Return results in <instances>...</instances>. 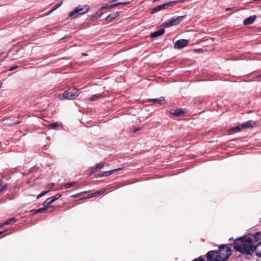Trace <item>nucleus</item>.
Segmentation results:
<instances>
[{
    "mask_svg": "<svg viewBox=\"0 0 261 261\" xmlns=\"http://www.w3.org/2000/svg\"><path fill=\"white\" fill-rule=\"evenodd\" d=\"M261 240V232L238 238L234 243V248L244 254H251L253 252L254 244Z\"/></svg>",
    "mask_w": 261,
    "mask_h": 261,
    "instance_id": "nucleus-1",
    "label": "nucleus"
},
{
    "mask_svg": "<svg viewBox=\"0 0 261 261\" xmlns=\"http://www.w3.org/2000/svg\"><path fill=\"white\" fill-rule=\"evenodd\" d=\"M218 253V259L219 261H226L231 255L230 249L226 245H221L219 247Z\"/></svg>",
    "mask_w": 261,
    "mask_h": 261,
    "instance_id": "nucleus-2",
    "label": "nucleus"
},
{
    "mask_svg": "<svg viewBox=\"0 0 261 261\" xmlns=\"http://www.w3.org/2000/svg\"><path fill=\"white\" fill-rule=\"evenodd\" d=\"M80 93L79 90L73 88L69 89L65 91L63 93L60 94L59 97L60 99H73L77 97Z\"/></svg>",
    "mask_w": 261,
    "mask_h": 261,
    "instance_id": "nucleus-3",
    "label": "nucleus"
},
{
    "mask_svg": "<svg viewBox=\"0 0 261 261\" xmlns=\"http://www.w3.org/2000/svg\"><path fill=\"white\" fill-rule=\"evenodd\" d=\"M89 10V7L88 5H85L83 6L79 5L75 7V8L69 13L68 18H75L79 15H82L86 13Z\"/></svg>",
    "mask_w": 261,
    "mask_h": 261,
    "instance_id": "nucleus-4",
    "label": "nucleus"
},
{
    "mask_svg": "<svg viewBox=\"0 0 261 261\" xmlns=\"http://www.w3.org/2000/svg\"><path fill=\"white\" fill-rule=\"evenodd\" d=\"M184 17L185 16H180L175 17H173L168 21L163 23V26L164 28H168L173 25H176L183 20Z\"/></svg>",
    "mask_w": 261,
    "mask_h": 261,
    "instance_id": "nucleus-5",
    "label": "nucleus"
},
{
    "mask_svg": "<svg viewBox=\"0 0 261 261\" xmlns=\"http://www.w3.org/2000/svg\"><path fill=\"white\" fill-rule=\"evenodd\" d=\"M173 3H172V2L170 1V2H167L166 3L163 4L162 5H159V6H157L156 7L154 8L151 10V13H156V12H157L158 11H161L162 10L167 9L168 7H172L173 6V5H172Z\"/></svg>",
    "mask_w": 261,
    "mask_h": 261,
    "instance_id": "nucleus-6",
    "label": "nucleus"
},
{
    "mask_svg": "<svg viewBox=\"0 0 261 261\" xmlns=\"http://www.w3.org/2000/svg\"><path fill=\"white\" fill-rule=\"evenodd\" d=\"M188 44V40L186 39H180L177 40L174 44V47L175 49H181L185 47H186Z\"/></svg>",
    "mask_w": 261,
    "mask_h": 261,
    "instance_id": "nucleus-7",
    "label": "nucleus"
},
{
    "mask_svg": "<svg viewBox=\"0 0 261 261\" xmlns=\"http://www.w3.org/2000/svg\"><path fill=\"white\" fill-rule=\"evenodd\" d=\"M217 258L218 253L216 251H210L206 254V258L210 261H219Z\"/></svg>",
    "mask_w": 261,
    "mask_h": 261,
    "instance_id": "nucleus-8",
    "label": "nucleus"
},
{
    "mask_svg": "<svg viewBox=\"0 0 261 261\" xmlns=\"http://www.w3.org/2000/svg\"><path fill=\"white\" fill-rule=\"evenodd\" d=\"M170 113L171 114L176 116V117H180L184 116L185 113H186V111L183 110L182 109L180 108H176V109H172L170 110Z\"/></svg>",
    "mask_w": 261,
    "mask_h": 261,
    "instance_id": "nucleus-9",
    "label": "nucleus"
},
{
    "mask_svg": "<svg viewBox=\"0 0 261 261\" xmlns=\"http://www.w3.org/2000/svg\"><path fill=\"white\" fill-rule=\"evenodd\" d=\"M256 126V123L254 121L249 120L241 124L242 129H246L249 128H252Z\"/></svg>",
    "mask_w": 261,
    "mask_h": 261,
    "instance_id": "nucleus-10",
    "label": "nucleus"
},
{
    "mask_svg": "<svg viewBox=\"0 0 261 261\" xmlns=\"http://www.w3.org/2000/svg\"><path fill=\"white\" fill-rule=\"evenodd\" d=\"M254 252H255L257 256L261 257V242L254 244Z\"/></svg>",
    "mask_w": 261,
    "mask_h": 261,
    "instance_id": "nucleus-11",
    "label": "nucleus"
},
{
    "mask_svg": "<svg viewBox=\"0 0 261 261\" xmlns=\"http://www.w3.org/2000/svg\"><path fill=\"white\" fill-rule=\"evenodd\" d=\"M120 14V12L117 11L116 12H113L111 14H110L106 18V20L110 22L112 20L119 16Z\"/></svg>",
    "mask_w": 261,
    "mask_h": 261,
    "instance_id": "nucleus-12",
    "label": "nucleus"
},
{
    "mask_svg": "<svg viewBox=\"0 0 261 261\" xmlns=\"http://www.w3.org/2000/svg\"><path fill=\"white\" fill-rule=\"evenodd\" d=\"M256 15L250 16L247 18L245 19L243 21V24L245 25H247L252 24L256 19Z\"/></svg>",
    "mask_w": 261,
    "mask_h": 261,
    "instance_id": "nucleus-13",
    "label": "nucleus"
},
{
    "mask_svg": "<svg viewBox=\"0 0 261 261\" xmlns=\"http://www.w3.org/2000/svg\"><path fill=\"white\" fill-rule=\"evenodd\" d=\"M165 30L164 28H161L159 30L155 31L150 35V38H156L164 34Z\"/></svg>",
    "mask_w": 261,
    "mask_h": 261,
    "instance_id": "nucleus-14",
    "label": "nucleus"
},
{
    "mask_svg": "<svg viewBox=\"0 0 261 261\" xmlns=\"http://www.w3.org/2000/svg\"><path fill=\"white\" fill-rule=\"evenodd\" d=\"M149 101H153L154 103H158L159 105L162 106L166 103L165 100L163 97L159 98L149 99Z\"/></svg>",
    "mask_w": 261,
    "mask_h": 261,
    "instance_id": "nucleus-15",
    "label": "nucleus"
},
{
    "mask_svg": "<svg viewBox=\"0 0 261 261\" xmlns=\"http://www.w3.org/2000/svg\"><path fill=\"white\" fill-rule=\"evenodd\" d=\"M121 169H122L121 168H118L117 169H112L110 171H105L103 172V173L102 174L99 175V177L107 176L111 175V174H113L114 173H115L119 170H120Z\"/></svg>",
    "mask_w": 261,
    "mask_h": 261,
    "instance_id": "nucleus-16",
    "label": "nucleus"
},
{
    "mask_svg": "<svg viewBox=\"0 0 261 261\" xmlns=\"http://www.w3.org/2000/svg\"><path fill=\"white\" fill-rule=\"evenodd\" d=\"M242 127H241V124H238L237 126L234 127H232L229 129L228 132L230 134H233L235 133H238L242 130Z\"/></svg>",
    "mask_w": 261,
    "mask_h": 261,
    "instance_id": "nucleus-17",
    "label": "nucleus"
},
{
    "mask_svg": "<svg viewBox=\"0 0 261 261\" xmlns=\"http://www.w3.org/2000/svg\"><path fill=\"white\" fill-rule=\"evenodd\" d=\"M104 165H105V163L103 162H101L99 163L96 164L95 167L91 168L92 172L94 173V172L97 171V170H99L103 168Z\"/></svg>",
    "mask_w": 261,
    "mask_h": 261,
    "instance_id": "nucleus-18",
    "label": "nucleus"
},
{
    "mask_svg": "<svg viewBox=\"0 0 261 261\" xmlns=\"http://www.w3.org/2000/svg\"><path fill=\"white\" fill-rule=\"evenodd\" d=\"M49 207L48 206H45L43 207L40 208L37 210H32L30 211L32 213V216H34L39 213L44 212Z\"/></svg>",
    "mask_w": 261,
    "mask_h": 261,
    "instance_id": "nucleus-19",
    "label": "nucleus"
},
{
    "mask_svg": "<svg viewBox=\"0 0 261 261\" xmlns=\"http://www.w3.org/2000/svg\"><path fill=\"white\" fill-rule=\"evenodd\" d=\"M129 3V2H119L118 3H115L113 4H111L109 5L105 6L103 7L102 9H108V8H112L113 7H116L118 5H127Z\"/></svg>",
    "mask_w": 261,
    "mask_h": 261,
    "instance_id": "nucleus-20",
    "label": "nucleus"
},
{
    "mask_svg": "<svg viewBox=\"0 0 261 261\" xmlns=\"http://www.w3.org/2000/svg\"><path fill=\"white\" fill-rule=\"evenodd\" d=\"M55 201L53 200V198L51 197L50 198H47L43 203V205L45 206H48L49 208L50 207L49 206L50 204L53 203Z\"/></svg>",
    "mask_w": 261,
    "mask_h": 261,
    "instance_id": "nucleus-21",
    "label": "nucleus"
},
{
    "mask_svg": "<svg viewBox=\"0 0 261 261\" xmlns=\"http://www.w3.org/2000/svg\"><path fill=\"white\" fill-rule=\"evenodd\" d=\"M102 95L101 94H94L89 98V100L91 101H95V100L102 97Z\"/></svg>",
    "mask_w": 261,
    "mask_h": 261,
    "instance_id": "nucleus-22",
    "label": "nucleus"
},
{
    "mask_svg": "<svg viewBox=\"0 0 261 261\" xmlns=\"http://www.w3.org/2000/svg\"><path fill=\"white\" fill-rule=\"evenodd\" d=\"M17 220L15 218H11L7 220L4 223L2 224L1 226L3 225H8L12 223L13 222H16Z\"/></svg>",
    "mask_w": 261,
    "mask_h": 261,
    "instance_id": "nucleus-23",
    "label": "nucleus"
},
{
    "mask_svg": "<svg viewBox=\"0 0 261 261\" xmlns=\"http://www.w3.org/2000/svg\"><path fill=\"white\" fill-rule=\"evenodd\" d=\"M62 2L61 1L57 4H56L54 7L51 9V12H53L55 10H56L57 9H58L62 4Z\"/></svg>",
    "mask_w": 261,
    "mask_h": 261,
    "instance_id": "nucleus-24",
    "label": "nucleus"
},
{
    "mask_svg": "<svg viewBox=\"0 0 261 261\" xmlns=\"http://www.w3.org/2000/svg\"><path fill=\"white\" fill-rule=\"evenodd\" d=\"M75 182L66 183L65 185V189L70 188L73 187L75 185Z\"/></svg>",
    "mask_w": 261,
    "mask_h": 261,
    "instance_id": "nucleus-25",
    "label": "nucleus"
},
{
    "mask_svg": "<svg viewBox=\"0 0 261 261\" xmlns=\"http://www.w3.org/2000/svg\"><path fill=\"white\" fill-rule=\"evenodd\" d=\"M186 0H176V1H172L171 2H172V3H173L172 4L173 6L175 5L176 4H177L182 3H184V2H186Z\"/></svg>",
    "mask_w": 261,
    "mask_h": 261,
    "instance_id": "nucleus-26",
    "label": "nucleus"
},
{
    "mask_svg": "<svg viewBox=\"0 0 261 261\" xmlns=\"http://www.w3.org/2000/svg\"><path fill=\"white\" fill-rule=\"evenodd\" d=\"M6 185L3 181H0V192H2L5 188Z\"/></svg>",
    "mask_w": 261,
    "mask_h": 261,
    "instance_id": "nucleus-27",
    "label": "nucleus"
},
{
    "mask_svg": "<svg viewBox=\"0 0 261 261\" xmlns=\"http://www.w3.org/2000/svg\"><path fill=\"white\" fill-rule=\"evenodd\" d=\"M49 191L42 192L40 194L37 196V199L41 198L42 196L45 195Z\"/></svg>",
    "mask_w": 261,
    "mask_h": 261,
    "instance_id": "nucleus-28",
    "label": "nucleus"
},
{
    "mask_svg": "<svg viewBox=\"0 0 261 261\" xmlns=\"http://www.w3.org/2000/svg\"><path fill=\"white\" fill-rule=\"evenodd\" d=\"M61 196V194H58L51 197L53 198V200L55 201L56 200L58 199Z\"/></svg>",
    "mask_w": 261,
    "mask_h": 261,
    "instance_id": "nucleus-29",
    "label": "nucleus"
},
{
    "mask_svg": "<svg viewBox=\"0 0 261 261\" xmlns=\"http://www.w3.org/2000/svg\"><path fill=\"white\" fill-rule=\"evenodd\" d=\"M21 122V120H20V118H17L16 120H14L11 124H18Z\"/></svg>",
    "mask_w": 261,
    "mask_h": 261,
    "instance_id": "nucleus-30",
    "label": "nucleus"
},
{
    "mask_svg": "<svg viewBox=\"0 0 261 261\" xmlns=\"http://www.w3.org/2000/svg\"><path fill=\"white\" fill-rule=\"evenodd\" d=\"M58 124L57 123H53L51 124H50V126H51V127L52 128H56L57 126H58Z\"/></svg>",
    "mask_w": 261,
    "mask_h": 261,
    "instance_id": "nucleus-31",
    "label": "nucleus"
},
{
    "mask_svg": "<svg viewBox=\"0 0 261 261\" xmlns=\"http://www.w3.org/2000/svg\"><path fill=\"white\" fill-rule=\"evenodd\" d=\"M105 191V190L103 189V190H100L98 191H96V192H95V193H96V195H98L99 194H102L103 193H104Z\"/></svg>",
    "mask_w": 261,
    "mask_h": 261,
    "instance_id": "nucleus-32",
    "label": "nucleus"
},
{
    "mask_svg": "<svg viewBox=\"0 0 261 261\" xmlns=\"http://www.w3.org/2000/svg\"><path fill=\"white\" fill-rule=\"evenodd\" d=\"M18 67V66L17 65H15V66H13L12 67H11V68H10V69H9V71H13L16 69H17V68Z\"/></svg>",
    "mask_w": 261,
    "mask_h": 261,
    "instance_id": "nucleus-33",
    "label": "nucleus"
},
{
    "mask_svg": "<svg viewBox=\"0 0 261 261\" xmlns=\"http://www.w3.org/2000/svg\"><path fill=\"white\" fill-rule=\"evenodd\" d=\"M97 196L96 195V193H95V192L89 195L88 196L87 198H92V197H93L94 196Z\"/></svg>",
    "mask_w": 261,
    "mask_h": 261,
    "instance_id": "nucleus-34",
    "label": "nucleus"
},
{
    "mask_svg": "<svg viewBox=\"0 0 261 261\" xmlns=\"http://www.w3.org/2000/svg\"><path fill=\"white\" fill-rule=\"evenodd\" d=\"M231 9V8H226V9H225V10H226V11H229V10H230Z\"/></svg>",
    "mask_w": 261,
    "mask_h": 261,
    "instance_id": "nucleus-35",
    "label": "nucleus"
},
{
    "mask_svg": "<svg viewBox=\"0 0 261 261\" xmlns=\"http://www.w3.org/2000/svg\"><path fill=\"white\" fill-rule=\"evenodd\" d=\"M52 12H51V10H50V11H49V12H48L47 13V15H49V14H50V13H51Z\"/></svg>",
    "mask_w": 261,
    "mask_h": 261,
    "instance_id": "nucleus-36",
    "label": "nucleus"
},
{
    "mask_svg": "<svg viewBox=\"0 0 261 261\" xmlns=\"http://www.w3.org/2000/svg\"><path fill=\"white\" fill-rule=\"evenodd\" d=\"M2 85H3L2 82H0V88L2 87Z\"/></svg>",
    "mask_w": 261,
    "mask_h": 261,
    "instance_id": "nucleus-37",
    "label": "nucleus"
},
{
    "mask_svg": "<svg viewBox=\"0 0 261 261\" xmlns=\"http://www.w3.org/2000/svg\"><path fill=\"white\" fill-rule=\"evenodd\" d=\"M82 55H83V56H87V55L86 54H85V53H83V54H82Z\"/></svg>",
    "mask_w": 261,
    "mask_h": 261,
    "instance_id": "nucleus-38",
    "label": "nucleus"
},
{
    "mask_svg": "<svg viewBox=\"0 0 261 261\" xmlns=\"http://www.w3.org/2000/svg\"><path fill=\"white\" fill-rule=\"evenodd\" d=\"M6 231V230H5V231ZM4 232H5V231H4ZM3 232H4V231H0V234H1L2 233H3Z\"/></svg>",
    "mask_w": 261,
    "mask_h": 261,
    "instance_id": "nucleus-39",
    "label": "nucleus"
},
{
    "mask_svg": "<svg viewBox=\"0 0 261 261\" xmlns=\"http://www.w3.org/2000/svg\"><path fill=\"white\" fill-rule=\"evenodd\" d=\"M4 54V53H0V56L3 55Z\"/></svg>",
    "mask_w": 261,
    "mask_h": 261,
    "instance_id": "nucleus-40",
    "label": "nucleus"
}]
</instances>
